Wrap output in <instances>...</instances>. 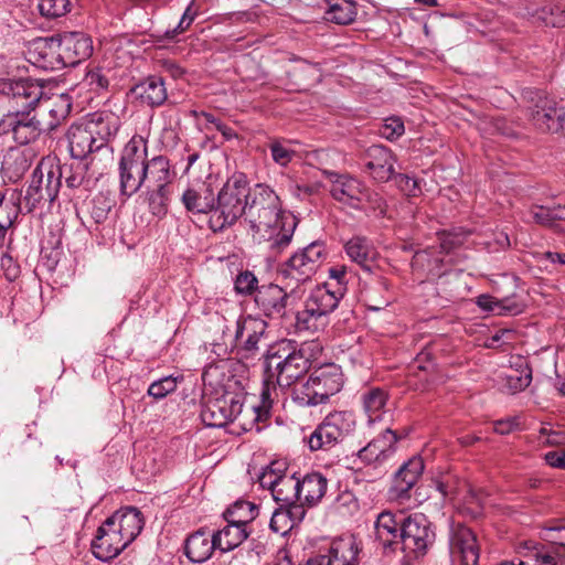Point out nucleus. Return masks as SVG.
Instances as JSON below:
<instances>
[{
    "mask_svg": "<svg viewBox=\"0 0 565 565\" xmlns=\"http://www.w3.org/2000/svg\"><path fill=\"white\" fill-rule=\"evenodd\" d=\"M323 244L313 242L296 252L284 265L279 273L284 278L297 282H306L317 273L326 258Z\"/></svg>",
    "mask_w": 565,
    "mask_h": 565,
    "instance_id": "f8f14e48",
    "label": "nucleus"
},
{
    "mask_svg": "<svg viewBox=\"0 0 565 565\" xmlns=\"http://www.w3.org/2000/svg\"><path fill=\"white\" fill-rule=\"evenodd\" d=\"M86 166L82 162L72 163L70 166L57 167L54 172L62 173L65 178L66 185L70 189H77L84 184L86 180Z\"/></svg>",
    "mask_w": 565,
    "mask_h": 565,
    "instance_id": "09e8293b",
    "label": "nucleus"
},
{
    "mask_svg": "<svg viewBox=\"0 0 565 565\" xmlns=\"http://www.w3.org/2000/svg\"><path fill=\"white\" fill-rule=\"evenodd\" d=\"M273 498L281 507L302 505L299 502V479L285 473L273 492Z\"/></svg>",
    "mask_w": 565,
    "mask_h": 565,
    "instance_id": "c03bdc74",
    "label": "nucleus"
},
{
    "mask_svg": "<svg viewBox=\"0 0 565 565\" xmlns=\"http://www.w3.org/2000/svg\"><path fill=\"white\" fill-rule=\"evenodd\" d=\"M42 130L43 124L38 118V113L22 111L2 116L1 135L11 134L14 142L20 146L38 140Z\"/></svg>",
    "mask_w": 565,
    "mask_h": 565,
    "instance_id": "2eb2a0df",
    "label": "nucleus"
},
{
    "mask_svg": "<svg viewBox=\"0 0 565 565\" xmlns=\"http://www.w3.org/2000/svg\"><path fill=\"white\" fill-rule=\"evenodd\" d=\"M527 103V116L532 125L542 132H558L565 125V108L552 96L540 89L523 92Z\"/></svg>",
    "mask_w": 565,
    "mask_h": 565,
    "instance_id": "6e6552de",
    "label": "nucleus"
},
{
    "mask_svg": "<svg viewBox=\"0 0 565 565\" xmlns=\"http://www.w3.org/2000/svg\"><path fill=\"white\" fill-rule=\"evenodd\" d=\"M530 214L536 224L551 227L556 232L561 231L559 225L554 222L553 209L543 205H533L530 209Z\"/></svg>",
    "mask_w": 565,
    "mask_h": 565,
    "instance_id": "680f3d73",
    "label": "nucleus"
},
{
    "mask_svg": "<svg viewBox=\"0 0 565 565\" xmlns=\"http://www.w3.org/2000/svg\"><path fill=\"white\" fill-rule=\"evenodd\" d=\"M181 201L188 212L212 215L215 203L213 186L207 182L193 183L183 192Z\"/></svg>",
    "mask_w": 565,
    "mask_h": 565,
    "instance_id": "a878e982",
    "label": "nucleus"
},
{
    "mask_svg": "<svg viewBox=\"0 0 565 565\" xmlns=\"http://www.w3.org/2000/svg\"><path fill=\"white\" fill-rule=\"evenodd\" d=\"M67 139L71 156L77 160H83L100 149L86 124L72 125L67 131Z\"/></svg>",
    "mask_w": 565,
    "mask_h": 565,
    "instance_id": "c85d7f7f",
    "label": "nucleus"
},
{
    "mask_svg": "<svg viewBox=\"0 0 565 565\" xmlns=\"http://www.w3.org/2000/svg\"><path fill=\"white\" fill-rule=\"evenodd\" d=\"M322 350L318 340L305 341L300 344L294 340H280L269 345L264 355L265 374L275 379L280 387L296 385L311 369L313 362L320 359Z\"/></svg>",
    "mask_w": 565,
    "mask_h": 565,
    "instance_id": "f03ea898",
    "label": "nucleus"
},
{
    "mask_svg": "<svg viewBox=\"0 0 565 565\" xmlns=\"http://www.w3.org/2000/svg\"><path fill=\"white\" fill-rule=\"evenodd\" d=\"M249 184L243 173L232 175L215 196L209 226L214 232H222L246 215Z\"/></svg>",
    "mask_w": 565,
    "mask_h": 565,
    "instance_id": "7ed1b4c3",
    "label": "nucleus"
},
{
    "mask_svg": "<svg viewBox=\"0 0 565 565\" xmlns=\"http://www.w3.org/2000/svg\"><path fill=\"white\" fill-rule=\"evenodd\" d=\"M62 68L75 66L93 53L92 39L83 32L58 34Z\"/></svg>",
    "mask_w": 565,
    "mask_h": 565,
    "instance_id": "6ab92c4d",
    "label": "nucleus"
},
{
    "mask_svg": "<svg viewBox=\"0 0 565 565\" xmlns=\"http://www.w3.org/2000/svg\"><path fill=\"white\" fill-rule=\"evenodd\" d=\"M355 416L350 411H333L308 437V447L311 451L327 450L341 443L355 429Z\"/></svg>",
    "mask_w": 565,
    "mask_h": 565,
    "instance_id": "9b49d317",
    "label": "nucleus"
},
{
    "mask_svg": "<svg viewBox=\"0 0 565 565\" xmlns=\"http://www.w3.org/2000/svg\"><path fill=\"white\" fill-rule=\"evenodd\" d=\"M35 153L32 149L10 147L2 156L1 172L10 182H18L32 164Z\"/></svg>",
    "mask_w": 565,
    "mask_h": 565,
    "instance_id": "bb28decb",
    "label": "nucleus"
},
{
    "mask_svg": "<svg viewBox=\"0 0 565 565\" xmlns=\"http://www.w3.org/2000/svg\"><path fill=\"white\" fill-rule=\"evenodd\" d=\"M280 466L281 465L278 462H273L270 466L266 467L258 478L262 488L270 490L271 493L276 490L279 480L282 479V476L286 473Z\"/></svg>",
    "mask_w": 565,
    "mask_h": 565,
    "instance_id": "6e6d98bb",
    "label": "nucleus"
},
{
    "mask_svg": "<svg viewBox=\"0 0 565 565\" xmlns=\"http://www.w3.org/2000/svg\"><path fill=\"white\" fill-rule=\"evenodd\" d=\"M405 518L391 511H383L377 515L374 522V540L384 554L398 552L399 534Z\"/></svg>",
    "mask_w": 565,
    "mask_h": 565,
    "instance_id": "f3484780",
    "label": "nucleus"
},
{
    "mask_svg": "<svg viewBox=\"0 0 565 565\" xmlns=\"http://www.w3.org/2000/svg\"><path fill=\"white\" fill-rule=\"evenodd\" d=\"M267 323L263 319L246 317L237 321L235 340L243 358L248 359L259 350L258 343L264 337Z\"/></svg>",
    "mask_w": 565,
    "mask_h": 565,
    "instance_id": "5701e85b",
    "label": "nucleus"
},
{
    "mask_svg": "<svg viewBox=\"0 0 565 565\" xmlns=\"http://www.w3.org/2000/svg\"><path fill=\"white\" fill-rule=\"evenodd\" d=\"M409 371L418 376L420 381L429 382V375L434 371V363L430 361L429 353L420 352L409 366Z\"/></svg>",
    "mask_w": 565,
    "mask_h": 565,
    "instance_id": "052dcab7",
    "label": "nucleus"
},
{
    "mask_svg": "<svg viewBox=\"0 0 565 565\" xmlns=\"http://www.w3.org/2000/svg\"><path fill=\"white\" fill-rule=\"evenodd\" d=\"M364 172L376 182H387L394 174L395 157L382 145L370 146L363 157Z\"/></svg>",
    "mask_w": 565,
    "mask_h": 565,
    "instance_id": "412c9836",
    "label": "nucleus"
},
{
    "mask_svg": "<svg viewBox=\"0 0 565 565\" xmlns=\"http://www.w3.org/2000/svg\"><path fill=\"white\" fill-rule=\"evenodd\" d=\"M305 515L306 510L302 505H279L271 515L269 526L275 533L286 535L303 520Z\"/></svg>",
    "mask_w": 565,
    "mask_h": 565,
    "instance_id": "f704fd0d",
    "label": "nucleus"
},
{
    "mask_svg": "<svg viewBox=\"0 0 565 565\" xmlns=\"http://www.w3.org/2000/svg\"><path fill=\"white\" fill-rule=\"evenodd\" d=\"M258 512V505L255 503L237 500L223 512V518L228 523L249 529L250 522L257 518Z\"/></svg>",
    "mask_w": 565,
    "mask_h": 565,
    "instance_id": "37998d69",
    "label": "nucleus"
},
{
    "mask_svg": "<svg viewBox=\"0 0 565 565\" xmlns=\"http://www.w3.org/2000/svg\"><path fill=\"white\" fill-rule=\"evenodd\" d=\"M245 221L275 253L289 246L296 228L294 217L284 212L276 192L262 183L249 188Z\"/></svg>",
    "mask_w": 565,
    "mask_h": 565,
    "instance_id": "f257e3e1",
    "label": "nucleus"
},
{
    "mask_svg": "<svg viewBox=\"0 0 565 565\" xmlns=\"http://www.w3.org/2000/svg\"><path fill=\"white\" fill-rule=\"evenodd\" d=\"M193 1L186 7L185 11L183 12L178 25L172 30H167L164 33V38L168 40H173L179 34H182L185 32L191 24L193 23L196 12L192 10Z\"/></svg>",
    "mask_w": 565,
    "mask_h": 565,
    "instance_id": "69168bd1",
    "label": "nucleus"
},
{
    "mask_svg": "<svg viewBox=\"0 0 565 565\" xmlns=\"http://www.w3.org/2000/svg\"><path fill=\"white\" fill-rule=\"evenodd\" d=\"M276 385H278L275 379H270L265 374L263 388L260 392V402L256 405H245V409H253L255 413L250 415L252 428L256 426L259 422L266 420L270 415V409L274 402V396L276 393Z\"/></svg>",
    "mask_w": 565,
    "mask_h": 565,
    "instance_id": "79ce46f5",
    "label": "nucleus"
},
{
    "mask_svg": "<svg viewBox=\"0 0 565 565\" xmlns=\"http://www.w3.org/2000/svg\"><path fill=\"white\" fill-rule=\"evenodd\" d=\"M44 108L50 119L45 122L47 130H54L70 115L72 109L71 97L67 94H61L53 98L43 97L38 109Z\"/></svg>",
    "mask_w": 565,
    "mask_h": 565,
    "instance_id": "4c0bfd02",
    "label": "nucleus"
},
{
    "mask_svg": "<svg viewBox=\"0 0 565 565\" xmlns=\"http://www.w3.org/2000/svg\"><path fill=\"white\" fill-rule=\"evenodd\" d=\"M387 401L388 393L381 387H369L361 394L362 408L370 425L382 420Z\"/></svg>",
    "mask_w": 565,
    "mask_h": 565,
    "instance_id": "c9c22d12",
    "label": "nucleus"
},
{
    "mask_svg": "<svg viewBox=\"0 0 565 565\" xmlns=\"http://www.w3.org/2000/svg\"><path fill=\"white\" fill-rule=\"evenodd\" d=\"M348 270L344 265H335L330 267L329 269V277L330 279L334 280L337 282V286L333 290H342V297L345 294V286L348 284Z\"/></svg>",
    "mask_w": 565,
    "mask_h": 565,
    "instance_id": "774afa93",
    "label": "nucleus"
},
{
    "mask_svg": "<svg viewBox=\"0 0 565 565\" xmlns=\"http://www.w3.org/2000/svg\"><path fill=\"white\" fill-rule=\"evenodd\" d=\"M381 137L394 141L398 139L405 132L404 122L399 117L386 118L377 129Z\"/></svg>",
    "mask_w": 565,
    "mask_h": 565,
    "instance_id": "4d7b16f0",
    "label": "nucleus"
},
{
    "mask_svg": "<svg viewBox=\"0 0 565 565\" xmlns=\"http://www.w3.org/2000/svg\"><path fill=\"white\" fill-rule=\"evenodd\" d=\"M401 438L395 430L386 428L360 449L358 457L366 465L382 466L395 454L396 444Z\"/></svg>",
    "mask_w": 565,
    "mask_h": 565,
    "instance_id": "aec40b11",
    "label": "nucleus"
},
{
    "mask_svg": "<svg viewBox=\"0 0 565 565\" xmlns=\"http://www.w3.org/2000/svg\"><path fill=\"white\" fill-rule=\"evenodd\" d=\"M20 206L14 202L6 201L0 194V228L8 231L19 215Z\"/></svg>",
    "mask_w": 565,
    "mask_h": 565,
    "instance_id": "bf43d9fd",
    "label": "nucleus"
},
{
    "mask_svg": "<svg viewBox=\"0 0 565 565\" xmlns=\"http://www.w3.org/2000/svg\"><path fill=\"white\" fill-rule=\"evenodd\" d=\"M507 387L512 393L524 391L532 382V370L526 365L521 370H511L505 376Z\"/></svg>",
    "mask_w": 565,
    "mask_h": 565,
    "instance_id": "603ef678",
    "label": "nucleus"
},
{
    "mask_svg": "<svg viewBox=\"0 0 565 565\" xmlns=\"http://www.w3.org/2000/svg\"><path fill=\"white\" fill-rule=\"evenodd\" d=\"M327 9L324 20L340 25L354 22L358 14V4L354 0H324Z\"/></svg>",
    "mask_w": 565,
    "mask_h": 565,
    "instance_id": "a19ab883",
    "label": "nucleus"
},
{
    "mask_svg": "<svg viewBox=\"0 0 565 565\" xmlns=\"http://www.w3.org/2000/svg\"><path fill=\"white\" fill-rule=\"evenodd\" d=\"M71 0H39L40 13L49 19H56L65 15L72 9Z\"/></svg>",
    "mask_w": 565,
    "mask_h": 565,
    "instance_id": "3c124183",
    "label": "nucleus"
},
{
    "mask_svg": "<svg viewBox=\"0 0 565 565\" xmlns=\"http://www.w3.org/2000/svg\"><path fill=\"white\" fill-rule=\"evenodd\" d=\"M61 179L62 173L54 172L52 167L44 173L43 166H38L23 196L26 212L31 213L43 200L53 202L57 196Z\"/></svg>",
    "mask_w": 565,
    "mask_h": 565,
    "instance_id": "ddd939ff",
    "label": "nucleus"
},
{
    "mask_svg": "<svg viewBox=\"0 0 565 565\" xmlns=\"http://www.w3.org/2000/svg\"><path fill=\"white\" fill-rule=\"evenodd\" d=\"M244 395L232 392H223L216 396H204L201 409L202 422L209 427H224L228 423L238 422L239 427L252 430L250 415L253 409H245Z\"/></svg>",
    "mask_w": 565,
    "mask_h": 565,
    "instance_id": "39448f33",
    "label": "nucleus"
},
{
    "mask_svg": "<svg viewBox=\"0 0 565 565\" xmlns=\"http://www.w3.org/2000/svg\"><path fill=\"white\" fill-rule=\"evenodd\" d=\"M343 386V373L334 363H328L313 369L306 381L292 387L291 398L301 407H313L327 404L331 396L339 393Z\"/></svg>",
    "mask_w": 565,
    "mask_h": 565,
    "instance_id": "20e7f679",
    "label": "nucleus"
},
{
    "mask_svg": "<svg viewBox=\"0 0 565 565\" xmlns=\"http://www.w3.org/2000/svg\"><path fill=\"white\" fill-rule=\"evenodd\" d=\"M179 380H182V376L169 375L154 381L148 387V395L154 399H162L177 390Z\"/></svg>",
    "mask_w": 565,
    "mask_h": 565,
    "instance_id": "864d4df0",
    "label": "nucleus"
},
{
    "mask_svg": "<svg viewBox=\"0 0 565 565\" xmlns=\"http://www.w3.org/2000/svg\"><path fill=\"white\" fill-rule=\"evenodd\" d=\"M145 174L148 188L171 186L175 177L167 157L160 154L149 159L148 153L146 154Z\"/></svg>",
    "mask_w": 565,
    "mask_h": 565,
    "instance_id": "2f4dec72",
    "label": "nucleus"
},
{
    "mask_svg": "<svg viewBox=\"0 0 565 565\" xmlns=\"http://www.w3.org/2000/svg\"><path fill=\"white\" fill-rule=\"evenodd\" d=\"M108 72L100 67L89 70L86 73L85 82L95 92L107 89L109 85Z\"/></svg>",
    "mask_w": 565,
    "mask_h": 565,
    "instance_id": "0e129e2a",
    "label": "nucleus"
},
{
    "mask_svg": "<svg viewBox=\"0 0 565 565\" xmlns=\"http://www.w3.org/2000/svg\"><path fill=\"white\" fill-rule=\"evenodd\" d=\"M359 546L353 536L339 537L333 540L327 554H322L330 559V565H358Z\"/></svg>",
    "mask_w": 565,
    "mask_h": 565,
    "instance_id": "473e14b6",
    "label": "nucleus"
},
{
    "mask_svg": "<svg viewBox=\"0 0 565 565\" xmlns=\"http://www.w3.org/2000/svg\"><path fill=\"white\" fill-rule=\"evenodd\" d=\"M424 471V462L419 457H413L404 462L396 471L391 488L392 495L397 500H406L411 497V490L417 483Z\"/></svg>",
    "mask_w": 565,
    "mask_h": 565,
    "instance_id": "393cba45",
    "label": "nucleus"
},
{
    "mask_svg": "<svg viewBox=\"0 0 565 565\" xmlns=\"http://www.w3.org/2000/svg\"><path fill=\"white\" fill-rule=\"evenodd\" d=\"M363 194L364 195L361 196V209L366 204L376 216H385L387 204L383 196L370 190L366 185H364Z\"/></svg>",
    "mask_w": 565,
    "mask_h": 565,
    "instance_id": "5fc2aeb1",
    "label": "nucleus"
},
{
    "mask_svg": "<svg viewBox=\"0 0 565 565\" xmlns=\"http://www.w3.org/2000/svg\"><path fill=\"white\" fill-rule=\"evenodd\" d=\"M128 544L118 533L113 523L106 519L97 529L90 543L93 555L103 562H108L118 556Z\"/></svg>",
    "mask_w": 565,
    "mask_h": 565,
    "instance_id": "a211bd4d",
    "label": "nucleus"
},
{
    "mask_svg": "<svg viewBox=\"0 0 565 565\" xmlns=\"http://www.w3.org/2000/svg\"><path fill=\"white\" fill-rule=\"evenodd\" d=\"M269 150L273 160L281 167H286L289 162H291L296 154L295 150L290 149L282 141L277 139L269 143Z\"/></svg>",
    "mask_w": 565,
    "mask_h": 565,
    "instance_id": "e2e57ef3",
    "label": "nucleus"
},
{
    "mask_svg": "<svg viewBox=\"0 0 565 565\" xmlns=\"http://www.w3.org/2000/svg\"><path fill=\"white\" fill-rule=\"evenodd\" d=\"M43 97V86L33 78H7L0 82V100L7 106L6 114L38 113Z\"/></svg>",
    "mask_w": 565,
    "mask_h": 565,
    "instance_id": "1a4fd4ad",
    "label": "nucleus"
},
{
    "mask_svg": "<svg viewBox=\"0 0 565 565\" xmlns=\"http://www.w3.org/2000/svg\"><path fill=\"white\" fill-rule=\"evenodd\" d=\"M132 93L150 107L161 106L168 98L162 77L156 75L148 76L145 81L137 84L132 88Z\"/></svg>",
    "mask_w": 565,
    "mask_h": 565,
    "instance_id": "72a5a7b5",
    "label": "nucleus"
},
{
    "mask_svg": "<svg viewBox=\"0 0 565 565\" xmlns=\"http://www.w3.org/2000/svg\"><path fill=\"white\" fill-rule=\"evenodd\" d=\"M449 553L452 565H478L480 547L470 527L461 523L451 525Z\"/></svg>",
    "mask_w": 565,
    "mask_h": 565,
    "instance_id": "4468645a",
    "label": "nucleus"
},
{
    "mask_svg": "<svg viewBox=\"0 0 565 565\" xmlns=\"http://www.w3.org/2000/svg\"><path fill=\"white\" fill-rule=\"evenodd\" d=\"M476 303L484 311H497L499 315L512 311V308L503 306L502 300L486 294L478 296Z\"/></svg>",
    "mask_w": 565,
    "mask_h": 565,
    "instance_id": "338daca9",
    "label": "nucleus"
},
{
    "mask_svg": "<svg viewBox=\"0 0 565 565\" xmlns=\"http://www.w3.org/2000/svg\"><path fill=\"white\" fill-rule=\"evenodd\" d=\"M147 150L148 142L139 135L132 136L125 145L118 163L119 190L122 195L131 196L146 184Z\"/></svg>",
    "mask_w": 565,
    "mask_h": 565,
    "instance_id": "0eeeda50",
    "label": "nucleus"
},
{
    "mask_svg": "<svg viewBox=\"0 0 565 565\" xmlns=\"http://www.w3.org/2000/svg\"><path fill=\"white\" fill-rule=\"evenodd\" d=\"M342 290H331V282L316 287L296 315L298 331L319 332L329 322V315L338 307Z\"/></svg>",
    "mask_w": 565,
    "mask_h": 565,
    "instance_id": "423d86ee",
    "label": "nucleus"
},
{
    "mask_svg": "<svg viewBox=\"0 0 565 565\" xmlns=\"http://www.w3.org/2000/svg\"><path fill=\"white\" fill-rule=\"evenodd\" d=\"M537 18L545 24L554 28L565 26V1L553 2L537 11Z\"/></svg>",
    "mask_w": 565,
    "mask_h": 565,
    "instance_id": "de8ad7c7",
    "label": "nucleus"
},
{
    "mask_svg": "<svg viewBox=\"0 0 565 565\" xmlns=\"http://www.w3.org/2000/svg\"><path fill=\"white\" fill-rule=\"evenodd\" d=\"M344 250L352 262L367 271L371 270L375 249L370 239L364 236H353L344 244Z\"/></svg>",
    "mask_w": 565,
    "mask_h": 565,
    "instance_id": "58836bf2",
    "label": "nucleus"
},
{
    "mask_svg": "<svg viewBox=\"0 0 565 565\" xmlns=\"http://www.w3.org/2000/svg\"><path fill=\"white\" fill-rule=\"evenodd\" d=\"M403 525L398 552L408 559L425 556L436 540L433 523L424 514L414 513L404 519Z\"/></svg>",
    "mask_w": 565,
    "mask_h": 565,
    "instance_id": "9d476101",
    "label": "nucleus"
},
{
    "mask_svg": "<svg viewBox=\"0 0 565 565\" xmlns=\"http://www.w3.org/2000/svg\"><path fill=\"white\" fill-rule=\"evenodd\" d=\"M215 550H217V547L214 535H210L204 530H198L185 540L184 553L193 563L207 561Z\"/></svg>",
    "mask_w": 565,
    "mask_h": 565,
    "instance_id": "7c9ffc66",
    "label": "nucleus"
},
{
    "mask_svg": "<svg viewBox=\"0 0 565 565\" xmlns=\"http://www.w3.org/2000/svg\"><path fill=\"white\" fill-rule=\"evenodd\" d=\"M323 174L330 183L329 192L335 201L352 209H361L364 182L348 173L326 170Z\"/></svg>",
    "mask_w": 565,
    "mask_h": 565,
    "instance_id": "dca6fc26",
    "label": "nucleus"
},
{
    "mask_svg": "<svg viewBox=\"0 0 565 565\" xmlns=\"http://www.w3.org/2000/svg\"><path fill=\"white\" fill-rule=\"evenodd\" d=\"M107 519L128 545L136 540L145 525L142 513L135 507L119 509Z\"/></svg>",
    "mask_w": 565,
    "mask_h": 565,
    "instance_id": "cd10ccee",
    "label": "nucleus"
},
{
    "mask_svg": "<svg viewBox=\"0 0 565 565\" xmlns=\"http://www.w3.org/2000/svg\"><path fill=\"white\" fill-rule=\"evenodd\" d=\"M258 288V279L249 270L241 271L235 278L234 289L239 295H256Z\"/></svg>",
    "mask_w": 565,
    "mask_h": 565,
    "instance_id": "13d9d810",
    "label": "nucleus"
},
{
    "mask_svg": "<svg viewBox=\"0 0 565 565\" xmlns=\"http://www.w3.org/2000/svg\"><path fill=\"white\" fill-rule=\"evenodd\" d=\"M328 480L320 472L308 473L299 480L300 503L312 507L317 504L326 494Z\"/></svg>",
    "mask_w": 565,
    "mask_h": 565,
    "instance_id": "e433bc0d",
    "label": "nucleus"
},
{
    "mask_svg": "<svg viewBox=\"0 0 565 565\" xmlns=\"http://www.w3.org/2000/svg\"><path fill=\"white\" fill-rule=\"evenodd\" d=\"M250 529L228 523L213 532L217 551L226 553L238 547L250 534Z\"/></svg>",
    "mask_w": 565,
    "mask_h": 565,
    "instance_id": "ea45409f",
    "label": "nucleus"
},
{
    "mask_svg": "<svg viewBox=\"0 0 565 565\" xmlns=\"http://www.w3.org/2000/svg\"><path fill=\"white\" fill-rule=\"evenodd\" d=\"M114 206V201L104 193L96 194L89 202L88 213L96 225L105 224Z\"/></svg>",
    "mask_w": 565,
    "mask_h": 565,
    "instance_id": "49530a36",
    "label": "nucleus"
},
{
    "mask_svg": "<svg viewBox=\"0 0 565 565\" xmlns=\"http://www.w3.org/2000/svg\"><path fill=\"white\" fill-rule=\"evenodd\" d=\"M86 125L102 149L117 135L120 120L114 113H96Z\"/></svg>",
    "mask_w": 565,
    "mask_h": 565,
    "instance_id": "c756f323",
    "label": "nucleus"
},
{
    "mask_svg": "<svg viewBox=\"0 0 565 565\" xmlns=\"http://www.w3.org/2000/svg\"><path fill=\"white\" fill-rule=\"evenodd\" d=\"M28 56L29 61L40 68H62L58 35L36 38L31 41L28 46Z\"/></svg>",
    "mask_w": 565,
    "mask_h": 565,
    "instance_id": "4be33fe9",
    "label": "nucleus"
},
{
    "mask_svg": "<svg viewBox=\"0 0 565 565\" xmlns=\"http://www.w3.org/2000/svg\"><path fill=\"white\" fill-rule=\"evenodd\" d=\"M171 186L159 185L157 188H149L147 192V200L149 211L153 216L159 218L166 216L171 198Z\"/></svg>",
    "mask_w": 565,
    "mask_h": 565,
    "instance_id": "a18cd8bd",
    "label": "nucleus"
},
{
    "mask_svg": "<svg viewBox=\"0 0 565 565\" xmlns=\"http://www.w3.org/2000/svg\"><path fill=\"white\" fill-rule=\"evenodd\" d=\"M288 298L284 288L276 284H267L257 289L254 300L265 317L279 320L286 315Z\"/></svg>",
    "mask_w": 565,
    "mask_h": 565,
    "instance_id": "b1692460",
    "label": "nucleus"
},
{
    "mask_svg": "<svg viewBox=\"0 0 565 565\" xmlns=\"http://www.w3.org/2000/svg\"><path fill=\"white\" fill-rule=\"evenodd\" d=\"M525 547L529 550L527 556L535 562V565H565L563 561L543 545L526 542Z\"/></svg>",
    "mask_w": 565,
    "mask_h": 565,
    "instance_id": "8fccbe9b",
    "label": "nucleus"
}]
</instances>
